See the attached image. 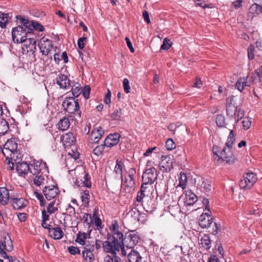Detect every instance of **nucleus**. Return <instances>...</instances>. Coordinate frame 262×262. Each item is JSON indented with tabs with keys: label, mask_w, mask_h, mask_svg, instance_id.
<instances>
[{
	"label": "nucleus",
	"mask_w": 262,
	"mask_h": 262,
	"mask_svg": "<svg viewBox=\"0 0 262 262\" xmlns=\"http://www.w3.org/2000/svg\"><path fill=\"white\" fill-rule=\"evenodd\" d=\"M110 229L112 231L113 234H107L108 241L104 242L102 247L105 251L111 253L116 256V252L119 251V245L122 241L123 234L119 231V225L117 220L112 221Z\"/></svg>",
	"instance_id": "1"
},
{
	"label": "nucleus",
	"mask_w": 262,
	"mask_h": 262,
	"mask_svg": "<svg viewBox=\"0 0 262 262\" xmlns=\"http://www.w3.org/2000/svg\"><path fill=\"white\" fill-rule=\"evenodd\" d=\"M31 32L28 31V29L21 26H18L13 28L12 31V36L14 42L21 43L24 40L33 36Z\"/></svg>",
	"instance_id": "2"
},
{
	"label": "nucleus",
	"mask_w": 262,
	"mask_h": 262,
	"mask_svg": "<svg viewBox=\"0 0 262 262\" xmlns=\"http://www.w3.org/2000/svg\"><path fill=\"white\" fill-rule=\"evenodd\" d=\"M215 160H216L219 164L225 161L227 163L232 164L235 162L236 158L230 151V148H227L225 147L220 152V156L215 157Z\"/></svg>",
	"instance_id": "3"
},
{
	"label": "nucleus",
	"mask_w": 262,
	"mask_h": 262,
	"mask_svg": "<svg viewBox=\"0 0 262 262\" xmlns=\"http://www.w3.org/2000/svg\"><path fill=\"white\" fill-rule=\"evenodd\" d=\"M13 246L12 241L9 234L4 236L0 241V254L4 258L8 257L7 252H11Z\"/></svg>",
	"instance_id": "4"
},
{
	"label": "nucleus",
	"mask_w": 262,
	"mask_h": 262,
	"mask_svg": "<svg viewBox=\"0 0 262 262\" xmlns=\"http://www.w3.org/2000/svg\"><path fill=\"white\" fill-rule=\"evenodd\" d=\"M17 143L15 139H10L7 140L4 145V149L2 153L4 156H9L12 157V158H15V155L17 154Z\"/></svg>",
	"instance_id": "5"
},
{
	"label": "nucleus",
	"mask_w": 262,
	"mask_h": 262,
	"mask_svg": "<svg viewBox=\"0 0 262 262\" xmlns=\"http://www.w3.org/2000/svg\"><path fill=\"white\" fill-rule=\"evenodd\" d=\"M65 111L70 114H74L75 112L78 111L79 105L78 99H75L74 97H67L62 104Z\"/></svg>",
	"instance_id": "6"
},
{
	"label": "nucleus",
	"mask_w": 262,
	"mask_h": 262,
	"mask_svg": "<svg viewBox=\"0 0 262 262\" xmlns=\"http://www.w3.org/2000/svg\"><path fill=\"white\" fill-rule=\"evenodd\" d=\"M33 175H38L48 173L46 163L39 161H33L30 165V171Z\"/></svg>",
	"instance_id": "7"
},
{
	"label": "nucleus",
	"mask_w": 262,
	"mask_h": 262,
	"mask_svg": "<svg viewBox=\"0 0 262 262\" xmlns=\"http://www.w3.org/2000/svg\"><path fill=\"white\" fill-rule=\"evenodd\" d=\"M59 193V188L57 184L55 183L52 185H46L42 189V193L48 201L56 198Z\"/></svg>",
	"instance_id": "8"
},
{
	"label": "nucleus",
	"mask_w": 262,
	"mask_h": 262,
	"mask_svg": "<svg viewBox=\"0 0 262 262\" xmlns=\"http://www.w3.org/2000/svg\"><path fill=\"white\" fill-rule=\"evenodd\" d=\"M140 240V237L136 233L133 232V233H130L129 235H125V236L122 237V243H120L119 247L121 244H123L124 246L128 249H132L138 243Z\"/></svg>",
	"instance_id": "9"
},
{
	"label": "nucleus",
	"mask_w": 262,
	"mask_h": 262,
	"mask_svg": "<svg viewBox=\"0 0 262 262\" xmlns=\"http://www.w3.org/2000/svg\"><path fill=\"white\" fill-rule=\"evenodd\" d=\"M256 181L255 174L253 172L247 173L239 182L241 188L246 190L250 189Z\"/></svg>",
	"instance_id": "10"
},
{
	"label": "nucleus",
	"mask_w": 262,
	"mask_h": 262,
	"mask_svg": "<svg viewBox=\"0 0 262 262\" xmlns=\"http://www.w3.org/2000/svg\"><path fill=\"white\" fill-rule=\"evenodd\" d=\"M158 174L157 169L152 167L147 169L142 175V181L145 184L151 186L157 179Z\"/></svg>",
	"instance_id": "11"
},
{
	"label": "nucleus",
	"mask_w": 262,
	"mask_h": 262,
	"mask_svg": "<svg viewBox=\"0 0 262 262\" xmlns=\"http://www.w3.org/2000/svg\"><path fill=\"white\" fill-rule=\"evenodd\" d=\"M21 43H23L22 50L24 54L30 53L34 55L36 50V42L33 36H31Z\"/></svg>",
	"instance_id": "12"
},
{
	"label": "nucleus",
	"mask_w": 262,
	"mask_h": 262,
	"mask_svg": "<svg viewBox=\"0 0 262 262\" xmlns=\"http://www.w3.org/2000/svg\"><path fill=\"white\" fill-rule=\"evenodd\" d=\"M10 203L15 209H21L28 204V201L25 199L15 195H11Z\"/></svg>",
	"instance_id": "13"
},
{
	"label": "nucleus",
	"mask_w": 262,
	"mask_h": 262,
	"mask_svg": "<svg viewBox=\"0 0 262 262\" xmlns=\"http://www.w3.org/2000/svg\"><path fill=\"white\" fill-rule=\"evenodd\" d=\"M151 188V186L150 185L143 182L140 190L137 193L136 201L139 203H142L143 202V199L148 196L149 194Z\"/></svg>",
	"instance_id": "14"
},
{
	"label": "nucleus",
	"mask_w": 262,
	"mask_h": 262,
	"mask_svg": "<svg viewBox=\"0 0 262 262\" xmlns=\"http://www.w3.org/2000/svg\"><path fill=\"white\" fill-rule=\"evenodd\" d=\"M180 199L184 200L185 205L192 206L197 201L198 197L191 190H188L180 196Z\"/></svg>",
	"instance_id": "15"
},
{
	"label": "nucleus",
	"mask_w": 262,
	"mask_h": 262,
	"mask_svg": "<svg viewBox=\"0 0 262 262\" xmlns=\"http://www.w3.org/2000/svg\"><path fill=\"white\" fill-rule=\"evenodd\" d=\"M38 46L42 54L47 55L53 48L52 41L48 39H42L40 40Z\"/></svg>",
	"instance_id": "16"
},
{
	"label": "nucleus",
	"mask_w": 262,
	"mask_h": 262,
	"mask_svg": "<svg viewBox=\"0 0 262 262\" xmlns=\"http://www.w3.org/2000/svg\"><path fill=\"white\" fill-rule=\"evenodd\" d=\"M160 169L163 172H167L172 168V161L169 156H162L159 163Z\"/></svg>",
	"instance_id": "17"
},
{
	"label": "nucleus",
	"mask_w": 262,
	"mask_h": 262,
	"mask_svg": "<svg viewBox=\"0 0 262 262\" xmlns=\"http://www.w3.org/2000/svg\"><path fill=\"white\" fill-rule=\"evenodd\" d=\"M233 96L229 97L226 99V114L230 117L235 116L237 107L235 106Z\"/></svg>",
	"instance_id": "18"
},
{
	"label": "nucleus",
	"mask_w": 262,
	"mask_h": 262,
	"mask_svg": "<svg viewBox=\"0 0 262 262\" xmlns=\"http://www.w3.org/2000/svg\"><path fill=\"white\" fill-rule=\"evenodd\" d=\"M15 169L20 176H25L30 171V165L25 161L16 162Z\"/></svg>",
	"instance_id": "19"
},
{
	"label": "nucleus",
	"mask_w": 262,
	"mask_h": 262,
	"mask_svg": "<svg viewBox=\"0 0 262 262\" xmlns=\"http://www.w3.org/2000/svg\"><path fill=\"white\" fill-rule=\"evenodd\" d=\"M56 83L61 89H68L71 86L70 80L63 74L58 75L56 78Z\"/></svg>",
	"instance_id": "20"
},
{
	"label": "nucleus",
	"mask_w": 262,
	"mask_h": 262,
	"mask_svg": "<svg viewBox=\"0 0 262 262\" xmlns=\"http://www.w3.org/2000/svg\"><path fill=\"white\" fill-rule=\"evenodd\" d=\"M199 223L202 228H206L212 224V219L208 213H206L200 216Z\"/></svg>",
	"instance_id": "21"
},
{
	"label": "nucleus",
	"mask_w": 262,
	"mask_h": 262,
	"mask_svg": "<svg viewBox=\"0 0 262 262\" xmlns=\"http://www.w3.org/2000/svg\"><path fill=\"white\" fill-rule=\"evenodd\" d=\"M251 84V81L248 79V76L241 77L236 82L235 86L240 92H242L246 86H250Z\"/></svg>",
	"instance_id": "22"
},
{
	"label": "nucleus",
	"mask_w": 262,
	"mask_h": 262,
	"mask_svg": "<svg viewBox=\"0 0 262 262\" xmlns=\"http://www.w3.org/2000/svg\"><path fill=\"white\" fill-rule=\"evenodd\" d=\"M120 135L117 133L110 135L104 140V145L107 147H113L119 142Z\"/></svg>",
	"instance_id": "23"
},
{
	"label": "nucleus",
	"mask_w": 262,
	"mask_h": 262,
	"mask_svg": "<svg viewBox=\"0 0 262 262\" xmlns=\"http://www.w3.org/2000/svg\"><path fill=\"white\" fill-rule=\"evenodd\" d=\"M11 196L8 190L6 187H0V204L6 205L10 202Z\"/></svg>",
	"instance_id": "24"
},
{
	"label": "nucleus",
	"mask_w": 262,
	"mask_h": 262,
	"mask_svg": "<svg viewBox=\"0 0 262 262\" xmlns=\"http://www.w3.org/2000/svg\"><path fill=\"white\" fill-rule=\"evenodd\" d=\"M61 140L65 146H71L76 142V138L73 133L70 132L61 137Z\"/></svg>",
	"instance_id": "25"
},
{
	"label": "nucleus",
	"mask_w": 262,
	"mask_h": 262,
	"mask_svg": "<svg viewBox=\"0 0 262 262\" xmlns=\"http://www.w3.org/2000/svg\"><path fill=\"white\" fill-rule=\"evenodd\" d=\"M49 233L50 236L55 239H60L63 235V232L59 227L49 229Z\"/></svg>",
	"instance_id": "26"
},
{
	"label": "nucleus",
	"mask_w": 262,
	"mask_h": 262,
	"mask_svg": "<svg viewBox=\"0 0 262 262\" xmlns=\"http://www.w3.org/2000/svg\"><path fill=\"white\" fill-rule=\"evenodd\" d=\"M47 173H45L44 174H40L35 175L34 178L33 179V184L37 186L40 187L41 185H43L45 184V182H47V179L48 178V176H47Z\"/></svg>",
	"instance_id": "27"
},
{
	"label": "nucleus",
	"mask_w": 262,
	"mask_h": 262,
	"mask_svg": "<svg viewBox=\"0 0 262 262\" xmlns=\"http://www.w3.org/2000/svg\"><path fill=\"white\" fill-rule=\"evenodd\" d=\"M104 132L103 129L99 127V128H95L93 129L91 135V139L95 143H97L99 142V139L101 138Z\"/></svg>",
	"instance_id": "28"
},
{
	"label": "nucleus",
	"mask_w": 262,
	"mask_h": 262,
	"mask_svg": "<svg viewBox=\"0 0 262 262\" xmlns=\"http://www.w3.org/2000/svg\"><path fill=\"white\" fill-rule=\"evenodd\" d=\"M128 262H140L142 259L139 253L135 250H132L127 254Z\"/></svg>",
	"instance_id": "29"
},
{
	"label": "nucleus",
	"mask_w": 262,
	"mask_h": 262,
	"mask_svg": "<svg viewBox=\"0 0 262 262\" xmlns=\"http://www.w3.org/2000/svg\"><path fill=\"white\" fill-rule=\"evenodd\" d=\"M122 109L118 108L115 110L112 113L110 114V117L112 121H120L122 119Z\"/></svg>",
	"instance_id": "30"
},
{
	"label": "nucleus",
	"mask_w": 262,
	"mask_h": 262,
	"mask_svg": "<svg viewBox=\"0 0 262 262\" xmlns=\"http://www.w3.org/2000/svg\"><path fill=\"white\" fill-rule=\"evenodd\" d=\"M135 185V182L134 178L129 179L126 178L125 179L124 181V186H125V190L128 192V193H130L134 189Z\"/></svg>",
	"instance_id": "31"
},
{
	"label": "nucleus",
	"mask_w": 262,
	"mask_h": 262,
	"mask_svg": "<svg viewBox=\"0 0 262 262\" xmlns=\"http://www.w3.org/2000/svg\"><path fill=\"white\" fill-rule=\"evenodd\" d=\"M30 25L28 28V31L31 32V34H33V31L34 30H36L40 32L44 31V27L41 24L36 21H31Z\"/></svg>",
	"instance_id": "32"
},
{
	"label": "nucleus",
	"mask_w": 262,
	"mask_h": 262,
	"mask_svg": "<svg viewBox=\"0 0 262 262\" xmlns=\"http://www.w3.org/2000/svg\"><path fill=\"white\" fill-rule=\"evenodd\" d=\"M168 209L171 215L173 216H176L181 212L180 206L176 202H174L172 205H169L168 206Z\"/></svg>",
	"instance_id": "33"
},
{
	"label": "nucleus",
	"mask_w": 262,
	"mask_h": 262,
	"mask_svg": "<svg viewBox=\"0 0 262 262\" xmlns=\"http://www.w3.org/2000/svg\"><path fill=\"white\" fill-rule=\"evenodd\" d=\"M70 125V120L66 117L61 119L58 123V128L62 131L67 130Z\"/></svg>",
	"instance_id": "34"
},
{
	"label": "nucleus",
	"mask_w": 262,
	"mask_h": 262,
	"mask_svg": "<svg viewBox=\"0 0 262 262\" xmlns=\"http://www.w3.org/2000/svg\"><path fill=\"white\" fill-rule=\"evenodd\" d=\"M58 203H56V200H54L47 205L46 211L50 214L54 213L58 210Z\"/></svg>",
	"instance_id": "35"
},
{
	"label": "nucleus",
	"mask_w": 262,
	"mask_h": 262,
	"mask_svg": "<svg viewBox=\"0 0 262 262\" xmlns=\"http://www.w3.org/2000/svg\"><path fill=\"white\" fill-rule=\"evenodd\" d=\"M9 129L8 122L3 118H0V135L6 134Z\"/></svg>",
	"instance_id": "36"
},
{
	"label": "nucleus",
	"mask_w": 262,
	"mask_h": 262,
	"mask_svg": "<svg viewBox=\"0 0 262 262\" xmlns=\"http://www.w3.org/2000/svg\"><path fill=\"white\" fill-rule=\"evenodd\" d=\"M124 166V164L121 160L117 159L116 160V164L114 168L115 172L120 176L122 181L123 180L122 176V169Z\"/></svg>",
	"instance_id": "37"
},
{
	"label": "nucleus",
	"mask_w": 262,
	"mask_h": 262,
	"mask_svg": "<svg viewBox=\"0 0 262 262\" xmlns=\"http://www.w3.org/2000/svg\"><path fill=\"white\" fill-rule=\"evenodd\" d=\"M249 13L255 15L262 14V6L256 3L252 4L249 8Z\"/></svg>",
	"instance_id": "38"
},
{
	"label": "nucleus",
	"mask_w": 262,
	"mask_h": 262,
	"mask_svg": "<svg viewBox=\"0 0 262 262\" xmlns=\"http://www.w3.org/2000/svg\"><path fill=\"white\" fill-rule=\"evenodd\" d=\"M201 244L206 249H209L211 247V240L208 235H204L201 239Z\"/></svg>",
	"instance_id": "39"
},
{
	"label": "nucleus",
	"mask_w": 262,
	"mask_h": 262,
	"mask_svg": "<svg viewBox=\"0 0 262 262\" xmlns=\"http://www.w3.org/2000/svg\"><path fill=\"white\" fill-rule=\"evenodd\" d=\"M81 199L83 205L84 206L89 205L90 199L89 190H85L81 193Z\"/></svg>",
	"instance_id": "40"
},
{
	"label": "nucleus",
	"mask_w": 262,
	"mask_h": 262,
	"mask_svg": "<svg viewBox=\"0 0 262 262\" xmlns=\"http://www.w3.org/2000/svg\"><path fill=\"white\" fill-rule=\"evenodd\" d=\"M88 234L85 233L79 232L77 235L76 241L80 245H86L85 239L87 238Z\"/></svg>",
	"instance_id": "41"
},
{
	"label": "nucleus",
	"mask_w": 262,
	"mask_h": 262,
	"mask_svg": "<svg viewBox=\"0 0 262 262\" xmlns=\"http://www.w3.org/2000/svg\"><path fill=\"white\" fill-rule=\"evenodd\" d=\"M215 122L219 127H226L225 117L222 114L217 115Z\"/></svg>",
	"instance_id": "42"
},
{
	"label": "nucleus",
	"mask_w": 262,
	"mask_h": 262,
	"mask_svg": "<svg viewBox=\"0 0 262 262\" xmlns=\"http://www.w3.org/2000/svg\"><path fill=\"white\" fill-rule=\"evenodd\" d=\"M187 182V177L185 173L181 172L179 177V186L181 187L183 189H185L186 186Z\"/></svg>",
	"instance_id": "43"
},
{
	"label": "nucleus",
	"mask_w": 262,
	"mask_h": 262,
	"mask_svg": "<svg viewBox=\"0 0 262 262\" xmlns=\"http://www.w3.org/2000/svg\"><path fill=\"white\" fill-rule=\"evenodd\" d=\"M212 182L208 180H203L201 186L204 189L206 192H209L211 191L213 188Z\"/></svg>",
	"instance_id": "44"
},
{
	"label": "nucleus",
	"mask_w": 262,
	"mask_h": 262,
	"mask_svg": "<svg viewBox=\"0 0 262 262\" xmlns=\"http://www.w3.org/2000/svg\"><path fill=\"white\" fill-rule=\"evenodd\" d=\"M83 257L85 262H93L94 260V256L92 252L83 250L82 252Z\"/></svg>",
	"instance_id": "45"
},
{
	"label": "nucleus",
	"mask_w": 262,
	"mask_h": 262,
	"mask_svg": "<svg viewBox=\"0 0 262 262\" xmlns=\"http://www.w3.org/2000/svg\"><path fill=\"white\" fill-rule=\"evenodd\" d=\"M235 141V136L233 133V130H231L229 135V136L227 139V141L226 143V146L230 148L232 146V144H233Z\"/></svg>",
	"instance_id": "46"
},
{
	"label": "nucleus",
	"mask_w": 262,
	"mask_h": 262,
	"mask_svg": "<svg viewBox=\"0 0 262 262\" xmlns=\"http://www.w3.org/2000/svg\"><path fill=\"white\" fill-rule=\"evenodd\" d=\"M34 195L39 200L40 206L41 207L45 206L46 204V201L44 199V196L42 195V194L37 191H34Z\"/></svg>",
	"instance_id": "47"
},
{
	"label": "nucleus",
	"mask_w": 262,
	"mask_h": 262,
	"mask_svg": "<svg viewBox=\"0 0 262 262\" xmlns=\"http://www.w3.org/2000/svg\"><path fill=\"white\" fill-rule=\"evenodd\" d=\"M81 88L79 84H76L72 86V92L74 97H77L81 93Z\"/></svg>",
	"instance_id": "48"
},
{
	"label": "nucleus",
	"mask_w": 262,
	"mask_h": 262,
	"mask_svg": "<svg viewBox=\"0 0 262 262\" xmlns=\"http://www.w3.org/2000/svg\"><path fill=\"white\" fill-rule=\"evenodd\" d=\"M140 211L136 208H133L130 209L127 213V215L133 217L135 221H137L138 217L140 215Z\"/></svg>",
	"instance_id": "49"
},
{
	"label": "nucleus",
	"mask_w": 262,
	"mask_h": 262,
	"mask_svg": "<svg viewBox=\"0 0 262 262\" xmlns=\"http://www.w3.org/2000/svg\"><path fill=\"white\" fill-rule=\"evenodd\" d=\"M82 186L87 188L91 187V177L88 173H85L84 180L82 182Z\"/></svg>",
	"instance_id": "50"
},
{
	"label": "nucleus",
	"mask_w": 262,
	"mask_h": 262,
	"mask_svg": "<svg viewBox=\"0 0 262 262\" xmlns=\"http://www.w3.org/2000/svg\"><path fill=\"white\" fill-rule=\"evenodd\" d=\"M16 19L20 20V23L24 25L25 28L28 29L30 26L31 21L26 19L25 17H22L20 15L16 16Z\"/></svg>",
	"instance_id": "51"
},
{
	"label": "nucleus",
	"mask_w": 262,
	"mask_h": 262,
	"mask_svg": "<svg viewBox=\"0 0 262 262\" xmlns=\"http://www.w3.org/2000/svg\"><path fill=\"white\" fill-rule=\"evenodd\" d=\"M172 45V42L168 38H165L163 40V44L161 47V49L167 50L171 47Z\"/></svg>",
	"instance_id": "52"
},
{
	"label": "nucleus",
	"mask_w": 262,
	"mask_h": 262,
	"mask_svg": "<svg viewBox=\"0 0 262 262\" xmlns=\"http://www.w3.org/2000/svg\"><path fill=\"white\" fill-rule=\"evenodd\" d=\"M8 14L2 13L0 14V27L4 28L6 27L7 23Z\"/></svg>",
	"instance_id": "53"
},
{
	"label": "nucleus",
	"mask_w": 262,
	"mask_h": 262,
	"mask_svg": "<svg viewBox=\"0 0 262 262\" xmlns=\"http://www.w3.org/2000/svg\"><path fill=\"white\" fill-rule=\"evenodd\" d=\"M81 91L82 95L85 99H88L89 98L91 91V88L89 85H85L83 89H81Z\"/></svg>",
	"instance_id": "54"
},
{
	"label": "nucleus",
	"mask_w": 262,
	"mask_h": 262,
	"mask_svg": "<svg viewBox=\"0 0 262 262\" xmlns=\"http://www.w3.org/2000/svg\"><path fill=\"white\" fill-rule=\"evenodd\" d=\"M105 146H106L104 144L97 146L93 149V153L97 156L101 155L104 150Z\"/></svg>",
	"instance_id": "55"
},
{
	"label": "nucleus",
	"mask_w": 262,
	"mask_h": 262,
	"mask_svg": "<svg viewBox=\"0 0 262 262\" xmlns=\"http://www.w3.org/2000/svg\"><path fill=\"white\" fill-rule=\"evenodd\" d=\"M165 146L167 150H170L176 147V144L172 139H168L166 142Z\"/></svg>",
	"instance_id": "56"
},
{
	"label": "nucleus",
	"mask_w": 262,
	"mask_h": 262,
	"mask_svg": "<svg viewBox=\"0 0 262 262\" xmlns=\"http://www.w3.org/2000/svg\"><path fill=\"white\" fill-rule=\"evenodd\" d=\"M242 123L245 129L249 128L251 125V122L248 118H244Z\"/></svg>",
	"instance_id": "57"
},
{
	"label": "nucleus",
	"mask_w": 262,
	"mask_h": 262,
	"mask_svg": "<svg viewBox=\"0 0 262 262\" xmlns=\"http://www.w3.org/2000/svg\"><path fill=\"white\" fill-rule=\"evenodd\" d=\"M123 85L124 92L126 93H129L130 92V86L129 84V81L127 78H124L123 81Z\"/></svg>",
	"instance_id": "58"
},
{
	"label": "nucleus",
	"mask_w": 262,
	"mask_h": 262,
	"mask_svg": "<svg viewBox=\"0 0 262 262\" xmlns=\"http://www.w3.org/2000/svg\"><path fill=\"white\" fill-rule=\"evenodd\" d=\"M195 4L196 6H199L205 9L206 8H212V5H206L204 4V2L202 0H195L194 1Z\"/></svg>",
	"instance_id": "59"
},
{
	"label": "nucleus",
	"mask_w": 262,
	"mask_h": 262,
	"mask_svg": "<svg viewBox=\"0 0 262 262\" xmlns=\"http://www.w3.org/2000/svg\"><path fill=\"white\" fill-rule=\"evenodd\" d=\"M254 47L252 45L250 46L248 48V56L249 59H253L254 57Z\"/></svg>",
	"instance_id": "60"
},
{
	"label": "nucleus",
	"mask_w": 262,
	"mask_h": 262,
	"mask_svg": "<svg viewBox=\"0 0 262 262\" xmlns=\"http://www.w3.org/2000/svg\"><path fill=\"white\" fill-rule=\"evenodd\" d=\"M147 217V214L145 213H142L140 212V215L137 218L136 221L138 222H140L141 223H144L145 221L146 220Z\"/></svg>",
	"instance_id": "61"
},
{
	"label": "nucleus",
	"mask_w": 262,
	"mask_h": 262,
	"mask_svg": "<svg viewBox=\"0 0 262 262\" xmlns=\"http://www.w3.org/2000/svg\"><path fill=\"white\" fill-rule=\"evenodd\" d=\"M68 251L72 255H75L76 254H80L79 249L74 246H70L68 247Z\"/></svg>",
	"instance_id": "62"
},
{
	"label": "nucleus",
	"mask_w": 262,
	"mask_h": 262,
	"mask_svg": "<svg viewBox=\"0 0 262 262\" xmlns=\"http://www.w3.org/2000/svg\"><path fill=\"white\" fill-rule=\"evenodd\" d=\"M87 38L85 37H82L81 38H79L77 41V45L78 46V48L80 49H83L84 47V42L86 41Z\"/></svg>",
	"instance_id": "63"
},
{
	"label": "nucleus",
	"mask_w": 262,
	"mask_h": 262,
	"mask_svg": "<svg viewBox=\"0 0 262 262\" xmlns=\"http://www.w3.org/2000/svg\"><path fill=\"white\" fill-rule=\"evenodd\" d=\"M6 157V160L5 162H6V164L9 166L8 168L10 170H13L14 169V166L15 165V163L11 161L10 159H9V156H5Z\"/></svg>",
	"instance_id": "64"
}]
</instances>
